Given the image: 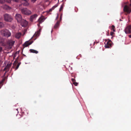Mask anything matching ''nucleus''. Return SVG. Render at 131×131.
Returning <instances> with one entry per match:
<instances>
[{"label": "nucleus", "instance_id": "f257e3e1", "mask_svg": "<svg viewBox=\"0 0 131 131\" xmlns=\"http://www.w3.org/2000/svg\"><path fill=\"white\" fill-rule=\"evenodd\" d=\"M1 35L6 37H8L10 36L11 33L7 29H4L1 30L0 31Z\"/></svg>", "mask_w": 131, "mask_h": 131}, {"label": "nucleus", "instance_id": "f03ea898", "mask_svg": "<svg viewBox=\"0 0 131 131\" xmlns=\"http://www.w3.org/2000/svg\"><path fill=\"white\" fill-rule=\"evenodd\" d=\"M21 13L24 15H29L31 14V11L26 8H24L20 9Z\"/></svg>", "mask_w": 131, "mask_h": 131}, {"label": "nucleus", "instance_id": "7ed1b4c3", "mask_svg": "<svg viewBox=\"0 0 131 131\" xmlns=\"http://www.w3.org/2000/svg\"><path fill=\"white\" fill-rule=\"evenodd\" d=\"M124 11L127 14H129L131 12V0L130 4L128 5H125L124 8Z\"/></svg>", "mask_w": 131, "mask_h": 131}, {"label": "nucleus", "instance_id": "20e7f679", "mask_svg": "<svg viewBox=\"0 0 131 131\" xmlns=\"http://www.w3.org/2000/svg\"><path fill=\"white\" fill-rule=\"evenodd\" d=\"M4 20L6 21L11 22L13 20V18L11 15L5 14L4 15Z\"/></svg>", "mask_w": 131, "mask_h": 131}, {"label": "nucleus", "instance_id": "39448f33", "mask_svg": "<svg viewBox=\"0 0 131 131\" xmlns=\"http://www.w3.org/2000/svg\"><path fill=\"white\" fill-rule=\"evenodd\" d=\"M15 42V41L11 40H8L7 41V44H6V46H7L8 49H11L13 46Z\"/></svg>", "mask_w": 131, "mask_h": 131}, {"label": "nucleus", "instance_id": "423d86ee", "mask_svg": "<svg viewBox=\"0 0 131 131\" xmlns=\"http://www.w3.org/2000/svg\"><path fill=\"white\" fill-rule=\"evenodd\" d=\"M15 18L18 22L19 23L23 19L21 15L19 14H17L16 15Z\"/></svg>", "mask_w": 131, "mask_h": 131}, {"label": "nucleus", "instance_id": "0eeeda50", "mask_svg": "<svg viewBox=\"0 0 131 131\" xmlns=\"http://www.w3.org/2000/svg\"><path fill=\"white\" fill-rule=\"evenodd\" d=\"M112 42L111 40H109L108 41H106L105 42V47L106 48H109L111 46Z\"/></svg>", "mask_w": 131, "mask_h": 131}, {"label": "nucleus", "instance_id": "6e6552de", "mask_svg": "<svg viewBox=\"0 0 131 131\" xmlns=\"http://www.w3.org/2000/svg\"><path fill=\"white\" fill-rule=\"evenodd\" d=\"M125 33L126 34H129L131 33V25L127 26L125 30Z\"/></svg>", "mask_w": 131, "mask_h": 131}, {"label": "nucleus", "instance_id": "1a4fd4ad", "mask_svg": "<svg viewBox=\"0 0 131 131\" xmlns=\"http://www.w3.org/2000/svg\"><path fill=\"white\" fill-rule=\"evenodd\" d=\"M21 25L23 27H25L27 26L28 24V22L25 20L23 19L20 22Z\"/></svg>", "mask_w": 131, "mask_h": 131}, {"label": "nucleus", "instance_id": "9d476101", "mask_svg": "<svg viewBox=\"0 0 131 131\" xmlns=\"http://www.w3.org/2000/svg\"><path fill=\"white\" fill-rule=\"evenodd\" d=\"M2 7L6 10H10L11 9L10 7L6 4L3 5Z\"/></svg>", "mask_w": 131, "mask_h": 131}, {"label": "nucleus", "instance_id": "9b49d317", "mask_svg": "<svg viewBox=\"0 0 131 131\" xmlns=\"http://www.w3.org/2000/svg\"><path fill=\"white\" fill-rule=\"evenodd\" d=\"M0 45L3 46H6V45L4 42V39L1 38H0Z\"/></svg>", "mask_w": 131, "mask_h": 131}, {"label": "nucleus", "instance_id": "f8f14e48", "mask_svg": "<svg viewBox=\"0 0 131 131\" xmlns=\"http://www.w3.org/2000/svg\"><path fill=\"white\" fill-rule=\"evenodd\" d=\"M12 64L11 63L7 64L5 67L4 68V71H6V72L8 71H9V68L11 66Z\"/></svg>", "mask_w": 131, "mask_h": 131}, {"label": "nucleus", "instance_id": "ddd939ff", "mask_svg": "<svg viewBox=\"0 0 131 131\" xmlns=\"http://www.w3.org/2000/svg\"><path fill=\"white\" fill-rule=\"evenodd\" d=\"M45 20V18L43 16H41L38 19V21L39 23V24H40L43 22Z\"/></svg>", "mask_w": 131, "mask_h": 131}, {"label": "nucleus", "instance_id": "4468645a", "mask_svg": "<svg viewBox=\"0 0 131 131\" xmlns=\"http://www.w3.org/2000/svg\"><path fill=\"white\" fill-rule=\"evenodd\" d=\"M38 15L36 14H34L30 16V20L31 21H32L33 20L35 19L37 17Z\"/></svg>", "mask_w": 131, "mask_h": 131}, {"label": "nucleus", "instance_id": "2eb2a0df", "mask_svg": "<svg viewBox=\"0 0 131 131\" xmlns=\"http://www.w3.org/2000/svg\"><path fill=\"white\" fill-rule=\"evenodd\" d=\"M21 36V32H19L16 33L15 35V37L16 38L19 39Z\"/></svg>", "mask_w": 131, "mask_h": 131}, {"label": "nucleus", "instance_id": "dca6fc26", "mask_svg": "<svg viewBox=\"0 0 131 131\" xmlns=\"http://www.w3.org/2000/svg\"><path fill=\"white\" fill-rule=\"evenodd\" d=\"M32 42L33 41L29 42V41H27L24 44L23 46L25 47H27L31 44Z\"/></svg>", "mask_w": 131, "mask_h": 131}, {"label": "nucleus", "instance_id": "f3484780", "mask_svg": "<svg viewBox=\"0 0 131 131\" xmlns=\"http://www.w3.org/2000/svg\"><path fill=\"white\" fill-rule=\"evenodd\" d=\"M22 4L23 5L25 6H28L29 5V3L28 2V0L24 1V2H22Z\"/></svg>", "mask_w": 131, "mask_h": 131}, {"label": "nucleus", "instance_id": "a211bd4d", "mask_svg": "<svg viewBox=\"0 0 131 131\" xmlns=\"http://www.w3.org/2000/svg\"><path fill=\"white\" fill-rule=\"evenodd\" d=\"M60 21H58L56 24L54 26V28L55 29L57 28L59 25Z\"/></svg>", "mask_w": 131, "mask_h": 131}, {"label": "nucleus", "instance_id": "6ab92c4d", "mask_svg": "<svg viewBox=\"0 0 131 131\" xmlns=\"http://www.w3.org/2000/svg\"><path fill=\"white\" fill-rule=\"evenodd\" d=\"M39 31H38L37 32H36L34 35L32 37L34 38V37L35 38L34 39V40H35L36 39V37L37 36H38L39 34Z\"/></svg>", "mask_w": 131, "mask_h": 131}, {"label": "nucleus", "instance_id": "aec40b11", "mask_svg": "<svg viewBox=\"0 0 131 131\" xmlns=\"http://www.w3.org/2000/svg\"><path fill=\"white\" fill-rule=\"evenodd\" d=\"M29 51L31 53H33L36 54H37L38 53V52L37 51L32 49H30L29 50Z\"/></svg>", "mask_w": 131, "mask_h": 131}, {"label": "nucleus", "instance_id": "412c9836", "mask_svg": "<svg viewBox=\"0 0 131 131\" xmlns=\"http://www.w3.org/2000/svg\"><path fill=\"white\" fill-rule=\"evenodd\" d=\"M5 78H4L0 82V89L2 87V86L3 85V82L5 81Z\"/></svg>", "mask_w": 131, "mask_h": 131}, {"label": "nucleus", "instance_id": "4be33fe9", "mask_svg": "<svg viewBox=\"0 0 131 131\" xmlns=\"http://www.w3.org/2000/svg\"><path fill=\"white\" fill-rule=\"evenodd\" d=\"M5 78H4L0 82V89L2 87V86L3 85V82L5 81Z\"/></svg>", "mask_w": 131, "mask_h": 131}, {"label": "nucleus", "instance_id": "5701e85b", "mask_svg": "<svg viewBox=\"0 0 131 131\" xmlns=\"http://www.w3.org/2000/svg\"><path fill=\"white\" fill-rule=\"evenodd\" d=\"M57 5H55L53 7L51 8L48 11V13H49L50 12H51L52 10H53L54 9L56 8V7H57Z\"/></svg>", "mask_w": 131, "mask_h": 131}, {"label": "nucleus", "instance_id": "b1692460", "mask_svg": "<svg viewBox=\"0 0 131 131\" xmlns=\"http://www.w3.org/2000/svg\"><path fill=\"white\" fill-rule=\"evenodd\" d=\"M4 26V24L3 23L0 22V28L3 27Z\"/></svg>", "mask_w": 131, "mask_h": 131}, {"label": "nucleus", "instance_id": "393cba45", "mask_svg": "<svg viewBox=\"0 0 131 131\" xmlns=\"http://www.w3.org/2000/svg\"><path fill=\"white\" fill-rule=\"evenodd\" d=\"M112 30L114 32L115 31V27L114 26L112 25Z\"/></svg>", "mask_w": 131, "mask_h": 131}, {"label": "nucleus", "instance_id": "a878e982", "mask_svg": "<svg viewBox=\"0 0 131 131\" xmlns=\"http://www.w3.org/2000/svg\"><path fill=\"white\" fill-rule=\"evenodd\" d=\"M20 64V63H19L17 65L16 67L15 70H17Z\"/></svg>", "mask_w": 131, "mask_h": 131}, {"label": "nucleus", "instance_id": "bb28decb", "mask_svg": "<svg viewBox=\"0 0 131 131\" xmlns=\"http://www.w3.org/2000/svg\"><path fill=\"white\" fill-rule=\"evenodd\" d=\"M5 2V0H0V3H3Z\"/></svg>", "mask_w": 131, "mask_h": 131}, {"label": "nucleus", "instance_id": "cd10ccee", "mask_svg": "<svg viewBox=\"0 0 131 131\" xmlns=\"http://www.w3.org/2000/svg\"><path fill=\"white\" fill-rule=\"evenodd\" d=\"M73 84L75 85V86H77V85L78 84V83L76 82H74L73 83Z\"/></svg>", "mask_w": 131, "mask_h": 131}, {"label": "nucleus", "instance_id": "c85d7f7f", "mask_svg": "<svg viewBox=\"0 0 131 131\" xmlns=\"http://www.w3.org/2000/svg\"><path fill=\"white\" fill-rule=\"evenodd\" d=\"M63 5H61V7L60 8V9H59V10L60 11H61L63 9Z\"/></svg>", "mask_w": 131, "mask_h": 131}, {"label": "nucleus", "instance_id": "c756f323", "mask_svg": "<svg viewBox=\"0 0 131 131\" xmlns=\"http://www.w3.org/2000/svg\"><path fill=\"white\" fill-rule=\"evenodd\" d=\"M5 1L8 3H10L11 2V0H5Z\"/></svg>", "mask_w": 131, "mask_h": 131}, {"label": "nucleus", "instance_id": "7c9ffc66", "mask_svg": "<svg viewBox=\"0 0 131 131\" xmlns=\"http://www.w3.org/2000/svg\"><path fill=\"white\" fill-rule=\"evenodd\" d=\"M71 81L73 82H75V79H73V78H72L71 79Z\"/></svg>", "mask_w": 131, "mask_h": 131}, {"label": "nucleus", "instance_id": "2f4dec72", "mask_svg": "<svg viewBox=\"0 0 131 131\" xmlns=\"http://www.w3.org/2000/svg\"><path fill=\"white\" fill-rule=\"evenodd\" d=\"M37 0H31V2L33 3H35Z\"/></svg>", "mask_w": 131, "mask_h": 131}, {"label": "nucleus", "instance_id": "473e14b6", "mask_svg": "<svg viewBox=\"0 0 131 131\" xmlns=\"http://www.w3.org/2000/svg\"><path fill=\"white\" fill-rule=\"evenodd\" d=\"M3 48L1 47H0V52H1L2 51Z\"/></svg>", "mask_w": 131, "mask_h": 131}, {"label": "nucleus", "instance_id": "72a5a7b5", "mask_svg": "<svg viewBox=\"0 0 131 131\" xmlns=\"http://www.w3.org/2000/svg\"><path fill=\"white\" fill-rule=\"evenodd\" d=\"M114 33L113 32L111 31L110 32V34L111 35V36H112L113 34H114Z\"/></svg>", "mask_w": 131, "mask_h": 131}, {"label": "nucleus", "instance_id": "f704fd0d", "mask_svg": "<svg viewBox=\"0 0 131 131\" xmlns=\"http://www.w3.org/2000/svg\"><path fill=\"white\" fill-rule=\"evenodd\" d=\"M13 1H14L15 2H19V0H13Z\"/></svg>", "mask_w": 131, "mask_h": 131}, {"label": "nucleus", "instance_id": "c9c22d12", "mask_svg": "<svg viewBox=\"0 0 131 131\" xmlns=\"http://www.w3.org/2000/svg\"><path fill=\"white\" fill-rule=\"evenodd\" d=\"M26 30L25 31H24V34H23V35H24L25 34V32H26Z\"/></svg>", "mask_w": 131, "mask_h": 131}, {"label": "nucleus", "instance_id": "e433bc0d", "mask_svg": "<svg viewBox=\"0 0 131 131\" xmlns=\"http://www.w3.org/2000/svg\"><path fill=\"white\" fill-rule=\"evenodd\" d=\"M18 109H16V111H17V113H18Z\"/></svg>", "mask_w": 131, "mask_h": 131}, {"label": "nucleus", "instance_id": "4c0bfd02", "mask_svg": "<svg viewBox=\"0 0 131 131\" xmlns=\"http://www.w3.org/2000/svg\"><path fill=\"white\" fill-rule=\"evenodd\" d=\"M22 5V4H19V7H20V6H21Z\"/></svg>", "mask_w": 131, "mask_h": 131}, {"label": "nucleus", "instance_id": "58836bf2", "mask_svg": "<svg viewBox=\"0 0 131 131\" xmlns=\"http://www.w3.org/2000/svg\"><path fill=\"white\" fill-rule=\"evenodd\" d=\"M129 38H131V35H129Z\"/></svg>", "mask_w": 131, "mask_h": 131}, {"label": "nucleus", "instance_id": "ea45409f", "mask_svg": "<svg viewBox=\"0 0 131 131\" xmlns=\"http://www.w3.org/2000/svg\"><path fill=\"white\" fill-rule=\"evenodd\" d=\"M40 24L39 23V24H38L37 25L38 26H40Z\"/></svg>", "mask_w": 131, "mask_h": 131}, {"label": "nucleus", "instance_id": "a19ab883", "mask_svg": "<svg viewBox=\"0 0 131 131\" xmlns=\"http://www.w3.org/2000/svg\"><path fill=\"white\" fill-rule=\"evenodd\" d=\"M58 16H57V17H56V19H57V18H58Z\"/></svg>", "mask_w": 131, "mask_h": 131}, {"label": "nucleus", "instance_id": "79ce46f5", "mask_svg": "<svg viewBox=\"0 0 131 131\" xmlns=\"http://www.w3.org/2000/svg\"><path fill=\"white\" fill-rule=\"evenodd\" d=\"M52 30L51 31V32H52Z\"/></svg>", "mask_w": 131, "mask_h": 131}]
</instances>
